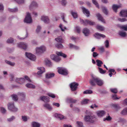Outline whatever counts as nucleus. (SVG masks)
Returning a JSON list of instances; mask_svg holds the SVG:
<instances>
[{"instance_id": "nucleus-1", "label": "nucleus", "mask_w": 127, "mask_h": 127, "mask_svg": "<svg viewBox=\"0 0 127 127\" xmlns=\"http://www.w3.org/2000/svg\"><path fill=\"white\" fill-rule=\"evenodd\" d=\"M89 82L91 85L93 86H95V83L99 86H101L104 84L103 80L96 77H92V79L90 80Z\"/></svg>"}, {"instance_id": "nucleus-2", "label": "nucleus", "mask_w": 127, "mask_h": 127, "mask_svg": "<svg viewBox=\"0 0 127 127\" xmlns=\"http://www.w3.org/2000/svg\"><path fill=\"white\" fill-rule=\"evenodd\" d=\"M15 82L19 84H22L25 82L26 80H27L29 82H31V81L30 78L27 75H25L23 78H16L15 79Z\"/></svg>"}, {"instance_id": "nucleus-3", "label": "nucleus", "mask_w": 127, "mask_h": 127, "mask_svg": "<svg viewBox=\"0 0 127 127\" xmlns=\"http://www.w3.org/2000/svg\"><path fill=\"white\" fill-rule=\"evenodd\" d=\"M86 113L88 115L85 116L84 120L86 122H90L91 123H93L94 121L93 120L94 117L93 116H91L92 113L90 111H86Z\"/></svg>"}, {"instance_id": "nucleus-4", "label": "nucleus", "mask_w": 127, "mask_h": 127, "mask_svg": "<svg viewBox=\"0 0 127 127\" xmlns=\"http://www.w3.org/2000/svg\"><path fill=\"white\" fill-rule=\"evenodd\" d=\"M14 104L13 102H9L7 105L8 108L10 111L16 112L18 110V109L15 107Z\"/></svg>"}, {"instance_id": "nucleus-5", "label": "nucleus", "mask_w": 127, "mask_h": 127, "mask_svg": "<svg viewBox=\"0 0 127 127\" xmlns=\"http://www.w3.org/2000/svg\"><path fill=\"white\" fill-rule=\"evenodd\" d=\"M58 71L60 74L64 76H67L68 74V71L67 70L62 67L59 68Z\"/></svg>"}, {"instance_id": "nucleus-6", "label": "nucleus", "mask_w": 127, "mask_h": 127, "mask_svg": "<svg viewBox=\"0 0 127 127\" xmlns=\"http://www.w3.org/2000/svg\"><path fill=\"white\" fill-rule=\"evenodd\" d=\"M24 22L27 23H30L32 22V19L31 15L29 12H27L24 20Z\"/></svg>"}, {"instance_id": "nucleus-7", "label": "nucleus", "mask_w": 127, "mask_h": 127, "mask_svg": "<svg viewBox=\"0 0 127 127\" xmlns=\"http://www.w3.org/2000/svg\"><path fill=\"white\" fill-rule=\"evenodd\" d=\"M45 47L44 46L37 47L36 49V52L38 55L40 54L43 53L45 51Z\"/></svg>"}, {"instance_id": "nucleus-8", "label": "nucleus", "mask_w": 127, "mask_h": 127, "mask_svg": "<svg viewBox=\"0 0 127 127\" xmlns=\"http://www.w3.org/2000/svg\"><path fill=\"white\" fill-rule=\"evenodd\" d=\"M25 55L27 57L31 60L34 61L36 59V56L30 53L26 52Z\"/></svg>"}, {"instance_id": "nucleus-9", "label": "nucleus", "mask_w": 127, "mask_h": 127, "mask_svg": "<svg viewBox=\"0 0 127 127\" xmlns=\"http://www.w3.org/2000/svg\"><path fill=\"white\" fill-rule=\"evenodd\" d=\"M78 84L76 82H74L71 83L70 84V87L72 91H74L76 90L78 86Z\"/></svg>"}, {"instance_id": "nucleus-10", "label": "nucleus", "mask_w": 127, "mask_h": 127, "mask_svg": "<svg viewBox=\"0 0 127 127\" xmlns=\"http://www.w3.org/2000/svg\"><path fill=\"white\" fill-rule=\"evenodd\" d=\"M17 47L21 48L26 50L27 47V44L24 42H21L18 44Z\"/></svg>"}, {"instance_id": "nucleus-11", "label": "nucleus", "mask_w": 127, "mask_h": 127, "mask_svg": "<svg viewBox=\"0 0 127 127\" xmlns=\"http://www.w3.org/2000/svg\"><path fill=\"white\" fill-rule=\"evenodd\" d=\"M50 58L52 60L56 62H60L61 60L59 56L54 54H52L51 55Z\"/></svg>"}, {"instance_id": "nucleus-12", "label": "nucleus", "mask_w": 127, "mask_h": 127, "mask_svg": "<svg viewBox=\"0 0 127 127\" xmlns=\"http://www.w3.org/2000/svg\"><path fill=\"white\" fill-rule=\"evenodd\" d=\"M119 15L122 17H127V9L122 10L120 12Z\"/></svg>"}, {"instance_id": "nucleus-13", "label": "nucleus", "mask_w": 127, "mask_h": 127, "mask_svg": "<svg viewBox=\"0 0 127 127\" xmlns=\"http://www.w3.org/2000/svg\"><path fill=\"white\" fill-rule=\"evenodd\" d=\"M18 96L19 98L22 101H24L25 100L26 97L25 94L23 92L18 93Z\"/></svg>"}, {"instance_id": "nucleus-14", "label": "nucleus", "mask_w": 127, "mask_h": 127, "mask_svg": "<svg viewBox=\"0 0 127 127\" xmlns=\"http://www.w3.org/2000/svg\"><path fill=\"white\" fill-rule=\"evenodd\" d=\"M94 36L97 39H100L101 37L104 38L105 37V35L98 33H96L94 35Z\"/></svg>"}, {"instance_id": "nucleus-15", "label": "nucleus", "mask_w": 127, "mask_h": 127, "mask_svg": "<svg viewBox=\"0 0 127 127\" xmlns=\"http://www.w3.org/2000/svg\"><path fill=\"white\" fill-rule=\"evenodd\" d=\"M41 20L46 24H48L49 22V20L47 16H42L41 17Z\"/></svg>"}, {"instance_id": "nucleus-16", "label": "nucleus", "mask_w": 127, "mask_h": 127, "mask_svg": "<svg viewBox=\"0 0 127 127\" xmlns=\"http://www.w3.org/2000/svg\"><path fill=\"white\" fill-rule=\"evenodd\" d=\"M77 101V100L74 99L71 97H68L66 99V101L68 103H76Z\"/></svg>"}, {"instance_id": "nucleus-17", "label": "nucleus", "mask_w": 127, "mask_h": 127, "mask_svg": "<svg viewBox=\"0 0 127 127\" xmlns=\"http://www.w3.org/2000/svg\"><path fill=\"white\" fill-rule=\"evenodd\" d=\"M40 99L45 102H48L50 101L49 98L47 96H43L40 97Z\"/></svg>"}, {"instance_id": "nucleus-18", "label": "nucleus", "mask_w": 127, "mask_h": 127, "mask_svg": "<svg viewBox=\"0 0 127 127\" xmlns=\"http://www.w3.org/2000/svg\"><path fill=\"white\" fill-rule=\"evenodd\" d=\"M37 6V3L34 1H33L30 5L29 8L31 10H32L33 9Z\"/></svg>"}, {"instance_id": "nucleus-19", "label": "nucleus", "mask_w": 127, "mask_h": 127, "mask_svg": "<svg viewBox=\"0 0 127 127\" xmlns=\"http://www.w3.org/2000/svg\"><path fill=\"white\" fill-rule=\"evenodd\" d=\"M55 75V73H47L46 74L45 77L47 79H50L53 77Z\"/></svg>"}, {"instance_id": "nucleus-20", "label": "nucleus", "mask_w": 127, "mask_h": 127, "mask_svg": "<svg viewBox=\"0 0 127 127\" xmlns=\"http://www.w3.org/2000/svg\"><path fill=\"white\" fill-rule=\"evenodd\" d=\"M96 15L99 20L103 23H105V20L103 19L102 16L99 13H96Z\"/></svg>"}, {"instance_id": "nucleus-21", "label": "nucleus", "mask_w": 127, "mask_h": 127, "mask_svg": "<svg viewBox=\"0 0 127 127\" xmlns=\"http://www.w3.org/2000/svg\"><path fill=\"white\" fill-rule=\"evenodd\" d=\"M54 116L55 117L57 118H59L60 120H62L63 119H65L66 118V117H64L62 115L58 113L55 114H54Z\"/></svg>"}, {"instance_id": "nucleus-22", "label": "nucleus", "mask_w": 127, "mask_h": 127, "mask_svg": "<svg viewBox=\"0 0 127 127\" xmlns=\"http://www.w3.org/2000/svg\"><path fill=\"white\" fill-rule=\"evenodd\" d=\"M81 8L83 10V11L84 13L85 14V13L87 15L86 16L87 17L89 16L90 15V14L89 11L87 9H86L85 8L83 7H82Z\"/></svg>"}, {"instance_id": "nucleus-23", "label": "nucleus", "mask_w": 127, "mask_h": 127, "mask_svg": "<svg viewBox=\"0 0 127 127\" xmlns=\"http://www.w3.org/2000/svg\"><path fill=\"white\" fill-rule=\"evenodd\" d=\"M83 32L85 36H88L89 34L90 31L89 29L86 28L83 29Z\"/></svg>"}, {"instance_id": "nucleus-24", "label": "nucleus", "mask_w": 127, "mask_h": 127, "mask_svg": "<svg viewBox=\"0 0 127 127\" xmlns=\"http://www.w3.org/2000/svg\"><path fill=\"white\" fill-rule=\"evenodd\" d=\"M120 5H117L116 4H114L112 6V8L113 11L116 13L117 12V10L121 7Z\"/></svg>"}, {"instance_id": "nucleus-25", "label": "nucleus", "mask_w": 127, "mask_h": 127, "mask_svg": "<svg viewBox=\"0 0 127 127\" xmlns=\"http://www.w3.org/2000/svg\"><path fill=\"white\" fill-rule=\"evenodd\" d=\"M37 69L39 70L37 72V74L38 75L41 74L45 71V68L43 67H38Z\"/></svg>"}, {"instance_id": "nucleus-26", "label": "nucleus", "mask_w": 127, "mask_h": 127, "mask_svg": "<svg viewBox=\"0 0 127 127\" xmlns=\"http://www.w3.org/2000/svg\"><path fill=\"white\" fill-rule=\"evenodd\" d=\"M97 114L98 117H101L105 115V112L103 110L99 111L97 112Z\"/></svg>"}, {"instance_id": "nucleus-27", "label": "nucleus", "mask_w": 127, "mask_h": 127, "mask_svg": "<svg viewBox=\"0 0 127 127\" xmlns=\"http://www.w3.org/2000/svg\"><path fill=\"white\" fill-rule=\"evenodd\" d=\"M43 106L49 110L51 111L52 109V106L48 103H46L43 105Z\"/></svg>"}, {"instance_id": "nucleus-28", "label": "nucleus", "mask_w": 127, "mask_h": 127, "mask_svg": "<svg viewBox=\"0 0 127 127\" xmlns=\"http://www.w3.org/2000/svg\"><path fill=\"white\" fill-rule=\"evenodd\" d=\"M56 54L59 56H61L64 58H66L67 55L61 52L57 51L56 52Z\"/></svg>"}, {"instance_id": "nucleus-29", "label": "nucleus", "mask_w": 127, "mask_h": 127, "mask_svg": "<svg viewBox=\"0 0 127 127\" xmlns=\"http://www.w3.org/2000/svg\"><path fill=\"white\" fill-rule=\"evenodd\" d=\"M69 47L71 49H74L76 50H78L79 49V47L76 45L73 44L71 43H70L69 45Z\"/></svg>"}, {"instance_id": "nucleus-30", "label": "nucleus", "mask_w": 127, "mask_h": 127, "mask_svg": "<svg viewBox=\"0 0 127 127\" xmlns=\"http://www.w3.org/2000/svg\"><path fill=\"white\" fill-rule=\"evenodd\" d=\"M70 12L74 18L76 19L78 17V14L76 12H73L72 10L70 11Z\"/></svg>"}, {"instance_id": "nucleus-31", "label": "nucleus", "mask_w": 127, "mask_h": 127, "mask_svg": "<svg viewBox=\"0 0 127 127\" xmlns=\"http://www.w3.org/2000/svg\"><path fill=\"white\" fill-rule=\"evenodd\" d=\"M86 22L87 25V24H89L91 26H93L95 24V22L87 20H86Z\"/></svg>"}, {"instance_id": "nucleus-32", "label": "nucleus", "mask_w": 127, "mask_h": 127, "mask_svg": "<svg viewBox=\"0 0 127 127\" xmlns=\"http://www.w3.org/2000/svg\"><path fill=\"white\" fill-rule=\"evenodd\" d=\"M112 106L117 111H118L120 108L119 105L118 104H112Z\"/></svg>"}, {"instance_id": "nucleus-33", "label": "nucleus", "mask_w": 127, "mask_h": 127, "mask_svg": "<svg viewBox=\"0 0 127 127\" xmlns=\"http://www.w3.org/2000/svg\"><path fill=\"white\" fill-rule=\"evenodd\" d=\"M32 127H40V126L39 123L35 122H32Z\"/></svg>"}, {"instance_id": "nucleus-34", "label": "nucleus", "mask_w": 127, "mask_h": 127, "mask_svg": "<svg viewBox=\"0 0 127 127\" xmlns=\"http://www.w3.org/2000/svg\"><path fill=\"white\" fill-rule=\"evenodd\" d=\"M96 28L100 31H103L104 30V27L101 25H97L96 26Z\"/></svg>"}, {"instance_id": "nucleus-35", "label": "nucleus", "mask_w": 127, "mask_h": 127, "mask_svg": "<svg viewBox=\"0 0 127 127\" xmlns=\"http://www.w3.org/2000/svg\"><path fill=\"white\" fill-rule=\"evenodd\" d=\"M96 62L97 63V65L98 67H101V65L103 64L102 62L101 61L99 60H96Z\"/></svg>"}, {"instance_id": "nucleus-36", "label": "nucleus", "mask_w": 127, "mask_h": 127, "mask_svg": "<svg viewBox=\"0 0 127 127\" xmlns=\"http://www.w3.org/2000/svg\"><path fill=\"white\" fill-rule=\"evenodd\" d=\"M11 97H12V99L15 101H17L18 98V96L15 94H13L11 95Z\"/></svg>"}, {"instance_id": "nucleus-37", "label": "nucleus", "mask_w": 127, "mask_h": 127, "mask_svg": "<svg viewBox=\"0 0 127 127\" xmlns=\"http://www.w3.org/2000/svg\"><path fill=\"white\" fill-rule=\"evenodd\" d=\"M102 11L106 15H107L108 14V11L107 8L105 7H102Z\"/></svg>"}, {"instance_id": "nucleus-38", "label": "nucleus", "mask_w": 127, "mask_h": 127, "mask_svg": "<svg viewBox=\"0 0 127 127\" xmlns=\"http://www.w3.org/2000/svg\"><path fill=\"white\" fill-rule=\"evenodd\" d=\"M26 86L28 88H34L35 87L34 85L31 84L27 83L26 85Z\"/></svg>"}, {"instance_id": "nucleus-39", "label": "nucleus", "mask_w": 127, "mask_h": 127, "mask_svg": "<svg viewBox=\"0 0 127 127\" xmlns=\"http://www.w3.org/2000/svg\"><path fill=\"white\" fill-rule=\"evenodd\" d=\"M18 9L17 8H15L12 9L9 8L8 11L12 12H15L18 11Z\"/></svg>"}, {"instance_id": "nucleus-40", "label": "nucleus", "mask_w": 127, "mask_h": 127, "mask_svg": "<svg viewBox=\"0 0 127 127\" xmlns=\"http://www.w3.org/2000/svg\"><path fill=\"white\" fill-rule=\"evenodd\" d=\"M121 114L123 115H127V108H124L121 113Z\"/></svg>"}, {"instance_id": "nucleus-41", "label": "nucleus", "mask_w": 127, "mask_h": 127, "mask_svg": "<svg viewBox=\"0 0 127 127\" xmlns=\"http://www.w3.org/2000/svg\"><path fill=\"white\" fill-rule=\"evenodd\" d=\"M5 62L7 64L11 66H14L15 64V63L12 62L10 61L5 60Z\"/></svg>"}, {"instance_id": "nucleus-42", "label": "nucleus", "mask_w": 127, "mask_h": 127, "mask_svg": "<svg viewBox=\"0 0 127 127\" xmlns=\"http://www.w3.org/2000/svg\"><path fill=\"white\" fill-rule=\"evenodd\" d=\"M119 34L122 37H125L126 35V33L125 32L121 31L119 32Z\"/></svg>"}, {"instance_id": "nucleus-43", "label": "nucleus", "mask_w": 127, "mask_h": 127, "mask_svg": "<svg viewBox=\"0 0 127 127\" xmlns=\"http://www.w3.org/2000/svg\"><path fill=\"white\" fill-rule=\"evenodd\" d=\"M56 47L59 49L63 48L64 47L62 44L61 43H57L55 45Z\"/></svg>"}, {"instance_id": "nucleus-44", "label": "nucleus", "mask_w": 127, "mask_h": 127, "mask_svg": "<svg viewBox=\"0 0 127 127\" xmlns=\"http://www.w3.org/2000/svg\"><path fill=\"white\" fill-rule=\"evenodd\" d=\"M92 2L95 6L96 7L98 8H99V4L96 0H92Z\"/></svg>"}, {"instance_id": "nucleus-45", "label": "nucleus", "mask_w": 127, "mask_h": 127, "mask_svg": "<svg viewBox=\"0 0 127 127\" xmlns=\"http://www.w3.org/2000/svg\"><path fill=\"white\" fill-rule=\"evenodd\" d=\"M78 127H84L83 123L81 122L77 121L76 122Z\"/></svg>"}, {"instance_id": "nucleus-46", "label": "nucleus", "mask_w": 127, "mask_h": 127, "mask_svg": "<svg viewBox=\"0 0 127 127\" xmlns=\"http://www.w3.org/2000/svg\"><path fill=\"white\" fill-rule=\"evenodd\" d=\"M45 63L46 65L49 66H52L51 63L50 61L47 60L45 61Z\"/></svg>"}, {"instance_id": "nucleus-47", "label": "nucleus", "mask_w": 127, "mask_h": 127, "mask_svg": "<svg viewBox=\"0 0 127 127\" xmlns=\"http://www.w3.org/2000/svg\"><path fill=\"white\" fill-rule=\"evenodd\" d=\"M28 32L27 30L26 31V34L25 35L24 37H21L19 36H17L18 38L19 39H23L27 38L28 36Z\"/></svg>"}, {"instance_id": "nucleus-48", "label": "nucleus", "mask_w": 127, "mask_h": 127, "mask_svg": "<svg viewBox=\"0 0 127 127\" xmlns=\"http://www.w3.org/2000/svg\"><path fill=\"white\" fill-rule=\"evenodd\" d=\"M14 41L13 38L10 37L7 39L6 41V42L8 43H12Z\"/></svg>"}, {"instance_id": "nucleus-49", "label": "nucleus", "mask_w": 127, "mask_h": 127, "mask_svg": "<svg viewBox=\"0 0 127 127\" xmlns=\"http://www.w3.org/2000/svg\"><path fill=\"white\" fill-rule=\"evenodd\" d=\"M15 119V116H12L11 118H8L7 119V121L8 122H11L13 121Z\"/></svg>"}, {"instance_id": "nucleus-50", "label": "nucleus", "mask_w": 127, "mask_h": 127, "mask_svg": "<svg viewBox=\"0 0 127 127\" xmlns=\"http://www.w3.org/2000/svg\"><path fill=\"white\" fill-rule=\"evenodd\" d=\"M110 90L112 93H113L116 94L118 92V90L116 88H110Z\"/></svg>"}, {"instance_id": "nucleus-51", "label": "nucleus", "mask_w": 127, "mask_h": 127, "mask_svg": "<svg viewBox=\"0 0 127 127\" xmlns=\"http://www.w3.org/2000/svg\"><path fill=\"white\" fill-rule=\"evenodd\" d=\"M89 101V100L88 99H85L81 102V103L82 104H87Z\"/></svg>"}, {"instance_id": "nucleus-52", "label": "nucleus", "mask_w": 127, "mask_h": 127, "mask_svg": "<svg viewBox=\"0 0 127 127\" xmlns=\"http://www.w3.org/2000/svg\"><path fill=\"white\" fill-rule=\"evenodd\" d=\"M93 93V91L91 90H87L83 92L84 94H92Z\"/></svg>"}, {"instance_id": "nucleus-53", "label": "nucleus", "mask_w": 127, "mask_h": 127, "mask_svg": "<svg viewBox=\"0 0 127 127\" xmlns=\"http://www.w3.org/2000/svg\"><path fill=\"white\" fill-rule=\"evenodd\" d=\"M98 68L99 69V72L101 74H104L106 72V70H103L101 68H100L99 67H98Z\"/></svg>"}, {"instance_id": "nucleus-54", "label": "nucleus", "mask_w": 127, "mask_h": 127, "mask_svg": "<svg viewBox=\"0 0 127 127\" xmlns=\"http://www.w3.org/2000/svg\"><path fill=\"white\" fill-rule=\"evenodd\" d=\"M61 16L63 19V21L65 23H67V22L66 21L64 20V17L65 16V14L64 13H61Z\"/></svg>"}, {"instance_id": "nucleus-55", "label": "nucleus", "mask_w": 127, "mask_h": 127, "mask_svg": "<svg viewBox=\"0 0 127 127\" xmlns=\"http://www.w3.org/2000/svg\"><path fill=\"white\" fill-rule=\"evenodd\" d=\"M80 21L81 24H83L84 25H87L86 22V20L85 21H84L82 19H80Z\"/></svg>"}, {"instance_id": "nucleus-56", "label": "nucleus", "mask_w": 127, "mask_h": 127, "mask_svg": "<svg viewBox=\"0 0 127 127\" xmlns=\"http://www.w3.org/2000/svg\"><path fill=\"white\" fill-rule=\"evenodd\" d=\"M14 75L12 74H10V81H14Z\"/></svg>"}, {"instance_id": "nucleus-57", "label": "nucleus", "mask_w": 127, "mask_h": 127, "mask_svg": "<svg viewBox=\"0 0 127 127\" xmlns=\"http://www.w3.org/2000/svg\"><path fill=\"white\" fill-rule=\"evenodd\" d=\"M121 28L125 31H127V25L122 26L121 27Z\"/></svg>"}, {"instance_id": "nucleus-58", "label": "nucleus", "mask_w": 127, "mask_h": 127, "mask_svg": "<svg viewBox=\"0 0 127 127\" xmlns=\"http://www.w3.org/2000/svg\"><path fill=\"white\" fill-rule=\"evenodd\" d=\"M41 27L39 26H38L37 27V28L36 29V32L37 33H39L41 29Z\"/></svg>"}, {"instance_id": "nucleus-59", "label": "nucleus", "mask_w": 127, "mask_h": 127, "mask_svg": "<svg viewBox=\"0 0 127 127\" xmlns=\"http://www.w3.org/2000/svg\"><path fill=\"white\" fill-rule=\"evenodd\" d=\"M118 20L119 21L121 22H124L127 21V19L125 18H119Z\"/></svg>"}, {"instance_id": "nucleus-60", "label": "nucleus", "mask_w": 127, "mask_h": 127, "mask_svg": "<svg viewBox=\"0 0 127 127\" xmlns=\"http://www.w3.org/2000/svg\"><path fill=\"white\" fill-rule=\"evenodd\" d=\"M112 98L114 100L119 99L120 98L118 97L117 96V95L115 94L112 95Z\"/></svg>"}, {"instance_id": "nucleus-61", "label": "nucleus", "mask_w": 127, "mask_h": 127, "mask_svg": "<svg viewBox=\"0 0 127 127\" xmlns=\"http://www.w3.org/2000/svg\"><path fill=\"white\" fill-rule=\"evenodd\" d=\"M22 118L23 121L24 122H26L27 121V119L26 116H22Z\"/></svg>"}, {"instance_id": "nucleus-62", "label": "nucleus", "mask_w": 127, "mask_h": 127, "mask_svg": "<svg viewBox=\"0 0 127 127\" xmlns=\"http://www.w3.org/2000/svg\"><path fill=\"white\" fill-rule=\"evenodd\" d=\"M111 118L109 115L108 117H107L106 118H104L103 121H105L106 120L108 121H110L111 120Z\"/></svg>"}, {"instance_id": "nucleus-63", "label": "nucleus", "mask_w": 127, "mask_h": 127, "mask_svg": "<svg viewBox=\"0 0 127 127\" xmlns=\"http://www.w3.org/2000/svg\"><path fill=\"white\" fill-rule=\"evenodd\" d=\"M66 2V0H62L61 1L62 5L64 6H65Z\"/></svg>"}, {"instance_id": "nucleus-64", "label": "nucleus", "mask_w": 127, "mask_h": 127, "mask_svg": "<svg viewBox=\"0 0 127 127\" xmlns=\"http://www.w3.org/2000/svg\"><path fill=\"white\" fill-rule=\"evenodd\" d=\"M75 29L77 32L78 33H80V27L78 26H76L75 28Z\"/></svg>"}]
</instances>
